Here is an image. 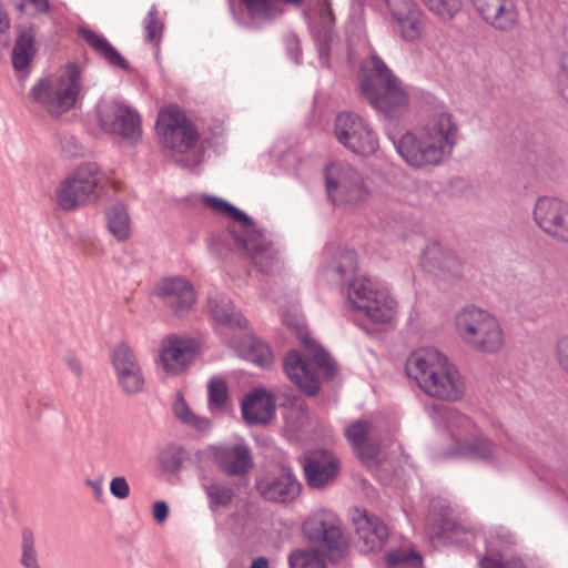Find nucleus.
Listing matches in <instances>:
<instances>
[{"label": "nucleus", "mask_w": 568, "mask_h": 568, "mask_svg": "<svg viewBox=\"0 0 568 568\" xmlns=\"http://www.w3.org/2000/svg\"><path fill=\"white\" fill-rule=\"evenodd\" d=\"M457 131L450 113L436 112L423 125L404 133L395 144L396 150L410 168L438 166L450 156Z\"/></svg>", "instance_id": "obj_1"}, {"label": "nucleus", "mask_w": 568, "mask_h": 568, "mask_svg": "<svg viewBox=\"0 0 568 568\" xmlns=\"http://www.w3.org/2000/svg\"><path fill=\"white\" fill-rule=\"evenodd\" d=\"M406 372L428 397L443 402L460 400L466 384L456 365L433 347L415 351L406 362Z\"/></svg>", "instance_id": "obj_2"}, {"label": "nucleus", "mask_w": 568, "mask_h": 568, "mask_svg": "<svg viewBox=\"0 0 568 568\" xmlns=\"http://www.w3.org/2000/svg\"><path fill=\"white\" fill-rule=\"evenodd\" d=\"M283 324L300 339L303 352L291 351L284 359V372L288 379L307 395H315L320 389L321 378H331L336 372L328 354L308 336L296 314H284Z\"/></svg>", "instance_id": "obj_3"}, {"label": "nucleus", "mask_w": 568, "mask_h": 568, "mask_svg": "<svg viewBox=\"0 0 568 568\" xmlns=\"http://www.w3.org/2000/svg\"><path fill=\"white\" fill-rule=\"evenodd\" d=\"M359 90L373 108L389 118L406 110L409 103L400 80L376 54L362 62Z\"/></svg>", "instance_id": "obj_4"}, {"label": "nucleus", "mask_w": 568, "mask_h": 568, "mask_svg": "<svg viewBox=\"0 0 568 568\" xmlns=\"http://www.w3.org/2000/svg\"><path fill=\"white\" fill-rule=\"evenodd\" d=\"M455 329L463 343L475 352L497 354L505 346V332L499 320L484 308H462L455 316Z\"/></svg>", "instance_id": "obj_5"}, {"label": "nucleus", "mask_w": 568, "mask_h": 568, "mask_svg": "<svg viewBox=\"0 0 568 568\" xmlns=\"http://www.w3.org/2000/svg\"><path fill=\"white\" fill-rule=\"evenodd\" d=\"M80 89V69L69 63L34 84L31 95L50 114L58 116L74 105Z\"/></svg>", "instance_id": "obj_6"}, {"label": "nucleus", "mask_w": 568, "mask_h": 568, "mask_svg": "<svg viewBox=\"0 0 568 568\" xmlns=\"http://www.w3.org/2000/svg\"><path fill=\"white\" fill-rule=\"evenodd\" d=\"M204 202L214 211L223 213L234 220L235 223L231 227L234 240L262 272H268L276 261V252L263 234L255 229L248 217L221 199L206 197Z\"/></svg>", "instance_id": "obj_7"}, {"label": "nucleus", "mask_w": 568, "mask_h": 568, "mask_svg": "<svg viewBox=\"0 0 568 568\" xmlns=\"http://www.w3.org/2000/svg\"><path fill=\"white\" fill-rule=\"evenodd\" d=\"M108 184L105 174L95 164L78 166L55 191L57 205L64 211H72L97 201Z\"/></svg>", "instance_id": "obj_8"}, {"label": "nucleus", "mask_w": 568, "mask_h": 568, "mask_svg": "<svg viewBox=\"0 0 568 568\" xmlns=\"http://www.w3.org/2000/svg\"><path fill=\"white\" fill-rule=\"evenodd\" d=\"M347 296L354 308L365 312L366 316L375 323H389L397 315V301L385 286L371 277L353 278Z\"/></svg>", "instance_id": "obj_9"}, {"label": "nucleus", "mask_w": 568, "mask_h": 568, "mask_svg": "<svg viewBox=\"0 0 568 568\" xmlns=\"http://www.w3.org/2000/svg\"><path fill=\"white\" fill-rule=\"evenodd\" d=\"M156 132L162 145L175 156L192 151L199 140L193 123L179 106L173 104L159 112Z\"/></svg>", "instance_id": "obj_10"}, {"label": "nucleus", "mask_w": 568, "mask_h": 568, "mask_svg": "<svg viewBox=\"0 0 568 568\" xmlns=\"http://www.w3.org/2000/svg\"><path fill=\"white\" fill-rule=\"evenodd\" d=\"M303 531L308 539L318 544L317 551H323L332 561L346 556L348 545L342 535L338 518L332 511L312 514L304 523Z\"/></svg>", "instance_id": "obj_11"}, {"label": "nucleus", "mask_w": 568, "mask_h": 568, "mask_svg": "<svg viewBox=\"0 0 568 568\" xmlns=\"http://www.w3.org/2000/svg\"><path fill=\"white\" fill-rule=\"evenodd\" d=\"M334 135L345 149L358 155L368 156L378 150V138L372 124L356 113H338Z\"/></svg>", "instance_id": "obj_12"}, {"label": "nucleus", "mask_w": 568, "mask_h": 568, "mask_svg": "<svg viewBox=\"0 0 568 568\" xmlns=\"http://www.w3.org/2000/svg\"><path fill=\"white\" fill-rule=\"evenodd\" d=\"M97 115L104 132L119 135L131 143L141 139V116L128 104L113 99H102L98 103Z\"/></svg>", "instance_id": "obj_13"}, {"label": "nucleus", "mask_w": 568, "mask_h": 568, "mask_svg": "<svg viewBox=\"0 0 568 568\" xmlns=\"http://www.w3.org/2000/svg\"><path fill=\"white\" fill-rule=\"evenodd\" d=\"M326 190L335 204L356 205L368 196L362 175L349 164L332 163L325 172Z\"/></svg>", "instance_id": "obj_14"}, {"label": "nucleus", "mask_w": 568, "mask_h": 568, "mask_svg": "<svg viewBox=\"0 0 568 568\" xmlns=\"http://www.w3.org/2000/svg\"><path fill=\"white\" fill-rule=\"evenodd\" d=\"M448 429L456 440L459 454L491 460L496 456V446L483 436L469 417L450 410L447 417Z\"/></svg>", "instance_id": "obj_15"}, {"label": "nucleus", "mask_w": 568, "mask_h": 568, "mask_svg": "<svg viewBox=\"0 0 568 568\" xmlns=\"http://www.w3.org/2000/svg\"><path fill=\"white\" fill-rule=\"evenodd\" d=\"M110 361L120 389L126 395H136L145 387V376L134 349L120 342L110 351Z\"/></svg>", "instance_id": "obj_16"}, {"label": "nucleus", "mask_w": 568, "mask_h": 568, "mask_svg": "<svg viewBox=\"0 0 568 568\" xmlns=\"http://www.w3.org/2000/svg\"><path fill=\"white\" fill-rule=\"evenodd\" d=\"M534 221L540 230L557 242L568 243V203L557 197L537 200Z\"/></svg>", "instance_id": "obj_17"}, {"label": "nucleus", "mask_w": 568, "mask_h": 568, "mask_svg": "<svg viewBox=\"0 0 568 568\" xmlns=\"http://www.w3.org/2000/svg\"><path fill=\"white\" fill-rule=\"evenodd\" d=\"M481 20L501 32H510L518 24V9L515 0H469Z\"/></svg>", "instance_id": "obj_18"}, {"label": "nucleus", "mask_w": 568, "mask_h": 568, "mask_svg": "<svg viewBox=\"0 0 568 568\" xmlns=\"http://www.w3.org/2000/svg\"><path fill=\"white\" fill-rule=\"evenodd\" d=\"M387 12L403 36H419L427 31L428 17L416 0H384Z\"/></svg>", "instance_id": "obj_19"}, {"label": "nucleus", "mask_w": 568, "mask_h": 568, "mask_svg": "<svg viewBox=\"0 0 568 568\" xmlns=\"http://www.w3.org/2000/svg\"><path fill=\"white\" fill-rule=\"evenodd\" d=\"M155 295L163 297L176 315H184L195 303L192 284L181 276L162 278L154 287Z\"/></svg>", "instance_id": "obj_20"}, {"label": "nucleus", "mask_w": 568, "mask_h": 568, "mask_svg": "<svg viewBox=\"0 0 568 568\" xmlns=\"http://www.w3.org/2000/svg\"><path fill=\"white\" fill-rule=\"evenodd\" d=\"M256 489L266 500L288 503L300 495L301 484L290 470L284 468L278 475H266L261 478Z\"/></svg>", "instance_id": "obj_21"}, {"label": "nucleus", "mask_w": 568, "mask_h": 568, "mask_svg": "<svg viewBox=\"0 0 568 568\" xmlns=\"http://www.w3.org/2000/svg\"><path fill=\"white\" fill-rule=\"evenodd\" d=\"M212 458L220 469L229 476H244L253 467L251 452L244 444L214 447Z\"/></svg>", "instance_id": "obj_22"}, {"label": "nucleus", "mask_w": 568, "mask_h": 568, "mask_svg": "<svg viewBox=\"0 0 568 568\" xmlns=\"http://www.w3.org/2000/svg\"><path fill=\"white\" fill-rule=\"evenodd\" d=\"M194 357V348L189 339L169 336L162 343L160 361L170 375H179L186 369Z\"/></svg>", "instance_id": "obj_23"}, {"label": "nucleus", "mask_w": 568, "mask_h": 568, "mask_svg": "<svg viewBox=\"0 0 568 568\" xmlns=\"http://www.w3.org/2000/svg\"><path fill=\"white\" fill-rule=\"evenodd\" d=\"M354 523L356 534L362 541V550L378 551L384 547L388 538V529L378 517L365 510L358 511Z\"/></svg>", "instance_id": "obj_24"}, {"label": "nucleus", "mask_w": 568, "mask_h": 568, "mask_svg": "<svg viewBox=\"0 0 568 568\" xmlns=\"http://www.w3.org/2000/svg\"><path fill=\"white\" fill-rule=\"evenodd\" d=\"M345 436L364 463H368L377 456L379 445L374 428L368 422L357 420L352 423L345 428Z\"/></svg>", "instance_id": "obj_25"}, {"label": "nucleus", "mask_w": 568, "mask_h": 568, "mask_svg": "<svg viewBox=\"0 0 568 568\" xmlns=\"http://www.w3.org/2000/svg\"><path fill=\"white\" fill-rule=\"evenodd\" d=\"M449 516L450 508L445 503L437 501L430 506L426 518L425 536L434 546L452 540L450 532L456 530L457 526Z\"/></svg>", "instance_id": "obj_26"}, {"label": "nucleus", "mask_w": 568, "mask_h": 568, "mask_svg": "<svg viewBox=\"0 0 568 568\" xmlns=\"http://www.w3.org/2000/svg\"><path fill=\"white\" fill-rule=\"evenodd\" d=\"M274 398L263 388L251 392L242 403V415L248 424H266L274 416Z\"/></svg>", "instance_id": "obj_27"}, {"label": "nucleus", "mask_w": 568, "mask_h": 568, "mask_svg": "<svg viewBox=\"0 0 568 568\" xmlns=\"http://www.w3.org/2000/svg\"><path fill=\"white\" fill-rule=\"evenodd\" d=\"M420 263L426 271L432 273L457 275L460 268V261L456 254L437 242L425 248Z\"/></svg>", "instance_id": "obj_28"}, {"label": "nucleus", "mask_w": 568, "mask_h": 568, "mask_svg": "<svg viewBox=\"0 0 568 568\" xmlns=\"http://www.w3.org/2000/svg\"><path fill=\"white\" fill-rule=\"evenodd\" d=\"M307 484L321 488L333 481L338 470V463L335 456L323 453L308 457L304 466Z\"/></svg>", "instance_id": "obj_29"}, {"label": "nucleus", "mask_w": 568, "mask_h": 568, "mask_svg": "<svg viewBox=\"0 0 568 568\" xmlns=\"http://www.w3.org/2000/svg\"><path fill=\"white\" fill-rule=\"evenodd\" d=\"M209 308L213 318L229 327H245L246 320L234 310L232 302L225 296H216L209 300Z\"/></svg>", "instance_id": "obj_30"}, {"label": "nucleus", "mask_w": 568, "mask_h": 568, "mask_svg": "<svg viewBox=\"0 0 568 568\" xmlns=\"http://www.w3.org/2000/svg\"><path fill=\"white\" fill-rule=\"evenodd\" d=\"M202 487L209 499V507L212 511L221 508H229L235 496L236 491L233 486L219 480H205Z\"/></svg>", "instance_id": "obj_31"}, {"label": "nucleus", "mask_w": 568, "mask_h": 568, "mask_svg": "<svg viewBox=\"0 0 568 568\" xmlns=\"http://www.w3.org/2000/svg\"><path fill=\"white\" fill-rule=\"evenodd\" d=\"M106 226L118 241H125L131 236V219L122 204L111 205L105 213Z\"/></svg>", "instance_id": "obj_32"}, {"label": "nucleus", "mask_w": 568, "mask_h": 568, "mask_svg": "<svg viewBox=\"0 0 568 568\" xmlns=\"http://www.w3.org/2000/svg\"><path fill=\"white\" fill-rule=\"evenodd\" d=\"M39 51L36 38H17L12 48V65L17 72L28 71Z\"/></svg>", "instance_id": "obj_33"}, {"label": "nucleus", "mask_w": 568, "mask_h": 568, "mask_svg": "<svg viewBox=\"0 0 568 568\" xmlns=\"http://www.w3.org/2000/svg\"><path fill=\"white\" fill-rule=\"evenodd\" d=\"M440 21L454 20L464 8V0H419Z\"/></svg>", "instance_id": "obj_34"}, {"label": "nucleus", "mask_w": 568, "mask_h": 568, "mask_svg": "<svg viewBox=\"0 0 568 568\" xmlns=\"http://www.w3.org/2000/svg\"><path fill=\"white\" fill-rule=\"evenodd\" d=\"M85 40L88 45L109 64L123 70L128 69L126 60L105 38H85Z\"/></svg>", "instance_id": "obj_35"}, {"label": "nucleus", "mask_w": 568, "mask_h": 568, "mask_svg": "<svg viewBox=\"0 0 568 568\" xmlns=\"http://www.w3.org/2000/svg\"><path fill=\"white\" fill-rule=\"evenodd\" d=\"M175 417L183 424L199 430H205L210 427V420L205 417L195 415L186 404L182 394H178L173 404Z\"/></svg>", "instance_id": "obj_36"}, {"label": "nucleus", "mask_w": 568, "mask_h": 568, "mask_svg": "<svg viewBox=\"0 0 568 568\" xmlns=\"http://www.w3.org/2000/svg\"><path fill=\"white\" fill-rule=\"evenodd\" d=\"M253 18L271 20L283 12L281 0H242Z\"/></svg>", "instance_id": "obj_37"}, {"label": "nucleus", "mask_w": 568, "mask_h": 568, "mask_svg": "<svg viewBox=\"0 0 568 568\" xmlns=\"http://www.w3.org/2000/svg\"><path fill=\"white\" fill-rule=\"evenodd\" d=\"M209 408L212 413H222L229 402L227 386L224 379L212 377L207 385Z\"/></svg>", "instance_id": "obj_38"}, {"label": "nucleus", "mask_w": 568, "mask_h": 568, "mask_svg": "<svg viewBox=\"0 0 568 568\" xmlns=\"http://www.w3.org/2000/svg\"><path fill=\"white\" fill-rule=\"evenodd\" d=\"M244 356L261 367H268L273 362L270 347L262 341L248 337Z\"/></svg>", "instance_id": "obj_39"}, {"label": "nucleus", "mask_w": 568, "mask_h": 568, "mask_svg": "<svg viewBox=\"0 0 568 568\" xmlns=\"http://www.w3.org/2000/svg\"><path fill=\"white\" fill-rule=\"evenodd\" d=\"M320 551L314 549L296 550L288 557L290 568H326Z\"/></svg>", "instance_id": "obj_40"}, {"label": "nucleus", "mask_w": 568, "mask_h": 568, "mask_svg": "<svg viewBox=\"0 0 568 568\" xmlns=\"http://www.w3.org/2000/svg\"><path fill=\"white\" fill-rule=\"evenodd\" d=\"M20 564L24 568H42L38 560L36 537L30 529H23L21 534V558Z\"/></svg>", "instance_id": "obj_41"}, {"label": "nucleus", "mask_w": 568, "mask_h": 568, "mask_svg": "<svg viewBox=\"0 0 568 568\" xmlns=\"http://www.w3.org/2000/svg\"><path fill=\"white\" fill-rule=\"evenodd\" d=\"M386 562L388 566H397L400 564H407L413 568H417L422 565V558L415 552H408L404 550H393L386 556Z\"/></svg>", "instance_id": "obj_42"}, {"label": "nucleus", "mask_w": 568, "mask_h": 568, "mask_svg": "<svg viewBox=\"0 0 568 568\" xmlns=\"http://www.w3.org/2000/svg\"><path fill=\"white\" fill-rule=\"evenodd\" d=\"M556 84L559 94L568 103V52L560 57L556 72Z\"/></svg>", "instance_id": "obj_43"}, {"label": "nucleus", "mask_w": 568, "mask_h": 568, "mask_svg": "<svg viewBox=\"0 0 568 568\" xmlns=\"http://www.w3.org/2000/svg\"><path fill=\"white\" fill-rule=\"evenodd\" d=\"M160 462L165 471L174 473L182 465L181 453L175 448H166L161 452Z\"/></svg>", "instance_id": "obj_44"}, {"label": "nucleus", "mask_w": 568, "mask_h": 568, "mask_svg": "<svg viewBox=\"0 0 568 568\" xmlns=\"http://www.w3.org/2000/svg\"><path fill=\"white\" fill-rule=\"evenodd\" d=\"M144 23L148 36H161L164 31L163 17L155 7L151 8Z\"/></svg>", "instance_id": "obj_45"}, {"label": "nucleus", "mask_w": 568, "mask_h": 568, "mask_svg": "<svg viewBox=\"0 0 568 568\" xmlns=\"http://www.w3.org/2000/svg\"><path fill=\"white\" fill-rule=\"evenodd\" d=\"M357 268V255L354 251H345L339 254L338 266L336 273L338 275H347L354 273Z\"/></svg>", "instance_id": "obj_46"}, {"label": "nucleus", "mask_w": 568, "mask_h": 568, "mask_svg": "<svg viewBox=\"0 0 568 568\" xmlns=\"http://www.w3.org/2000/svg\"><path fill=\"white\" fill-rule=\"evenodd\" d=\"M554 353L560 369L568 376V335L556 341Z\"/></svg>", "instance_id": "obj_47"}, {"label": "nucleus", "mask_w": 568, "mask_h": 568, "mask_svg": "<svg viewBox=\"0 0 568 568\" xmlns=\"http://www.w3.org/2000/svg\"><path fill=\"white\" fill-rule=\"evenodd\" d=\"M110 493L118 499H125L130 495V486L125 477L118 476L110 481Z\"/></svg>", "instance_id": "obj_48"}, {"label": "nucleus", "mask_w": 568, "mask_h": 568, "mask_svg": "<svg viewBox=\"0 0 568 568\" xmlns=\"http://www.w3.org/2000/svg\"><path fill=\"white\" fill-rule=\"evenodd\" d=\"M17 9L24 13H43L49 9L48 0H21Z\"/></svg>", "instance_id": "obj_49"}, {"label": "nucleus", "mask_w": 568, "mask_h": 568, "mask_svg": "<svg viewBox=\"0 0 568 568\" xmlns=\"http://www.w3.org/2000/svg\"><path fill=\"white\" fill-rule=\"evenodd\" d=\"M153 518L156 523L162 524L169 516V506L165 501H156L153 505Z\"/></svg>", "instance_id": "obj_50"}, {"label": "nucleus", "mask_w": 568, "mask_h": 568, "mask_svg": "<svg viewBox=\"0 0 568 568\" xmlns=\"http://www.w3.org/2000/svg\"><path fill=\"white\" fill-rule=\"evenodd\" d=\"M85 485L91 488L95 498L100 500L103 496V481L102 479H90L85 480Z\"/></svg>", "instance_id": "obj_51"}, {"label": "nucleus", "mask_w": 568, "mask_h": 568, "mask_svg": "<svg viewBox=\"0 0 568 568\" xmlns=\"http://www.w3.org/2000/svg\"><path fill=\"white\" fill-rule=\"evenodd\" d=\"M65 364L73 375H75V376L82 375L83 369H82L81 361L79 358L70 355L65 358Z\"/></svg>", "instance_id": "obj_52"}, {"label": "nucleus", "mask_w": 568, "mask_h": 568, "mask_svg": "<svg viewBox=\"0 0 568 568\" xmlns=\"http://www.w3.org/2000/svg\"><path fill=\"white\" fill-rule=\"evenodd\" d=\"M321 18L324 29H328L334 23L333 12L327 6L321 8Z\"/></svg>", "instance_id": "obj_53"}, {"label": "nucleus", "mask_w": 568, "mask_h": 568, "mask_svg": "<svg viewBox=\"0 0 568 568\" xmlns=\"http://www.w3.org/2000/svg\"><path fill=\"white\" fill-rule=\"evenodd\" d=\"M10 28V19L8 17V13L3 9L2 4L0 3V33H4Z\"/></svg>", "instance_id": "obj_54"}, {"label": "nucleus", "mask_w": 568, "mask_h": 568, "mask_svg": "<svg viewBox=\"0 0 568 568\" xmlns=\"http://www.w3.org/2000/svg\"><path fill=\"white\" fill-rule=\"evenodd\" d=\"M481 566L483 568H506L503 561L493 557H485L481 560Z\"/></svg>", "instance_id": "obj_55"}, {"label": "nucleus", "mask_w": 568, "mask_h": 568, "mask_svg": "<svg viewBox=\"0 0 568 568\" xmlns=\"http://www.w3.org/2000/svg\"><path fill=\"white\" fill-rule=\"evenodd\" d=\"M268 560L265 557H258L254 559L250 566V568H267Z\"/></svg>", "instance_id": "obj_56"}, {"label": "nucleus", "mask_w": 568, "mask_h": 568, "mask_svg": "<svg viewBox=\"0 0 568 568\" xmlns=\"http://www.w3.org/2000/svg\"><path fill=\"white\" fill-rule=\"evenodd\" d=\"M78 32H79V36H81V37L95 36L92 31H90L85 26H82V24L79 26Z\"/></svg>", "instance_id": "obj_57"}, {"label": "nucleus", "mask_w": 568, "mask_h": 568, "mask_svg": "<svg viewBox=\"0 0 568 568\" xmlns=\"http://www.w3.org/2000/svg\"><path fill=\"white\" fill-rule=\"evenodd\" d=\"M327 39H328L327 37H324V38H323V40H324V41H323V42H321V44H320V45H321V47H323V45H327V47H328L329 44L327 43Z\"/></svg>", "instance_id": "obj_58"}]
</instances>
